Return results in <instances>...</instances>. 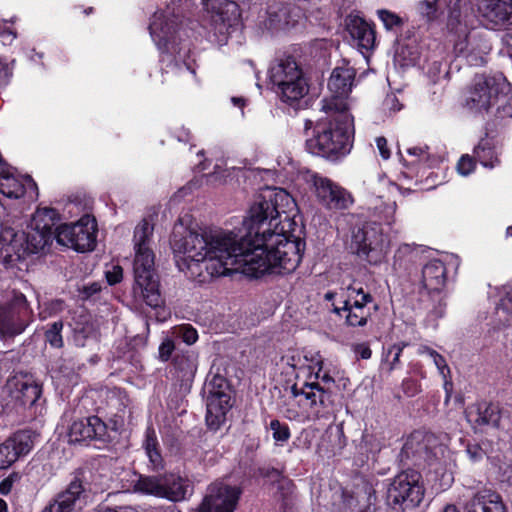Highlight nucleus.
<instances>
[{"instance_id": "obj_55", "label": "nucleus", "mask_w": 512, "mask_h": 512, "mask_svg": "<svg viewBox=\"0 0 512 512\" xmlns=\"http://www.w3.org/2000/svg\"><path fill=\"white\" fill-rule=\"evenodd\" d=\"M257 473L260 477L268 479L272 484L280 482L283 478L282 471L272 466L259 467Z\"/></svg>"}, {"instance_id": "obj_18", "label": "nucleus", "mask_w": 512, "mask_h": 512, "mask_svg": "<svg viewBox=\"0 0 512 512\" xmlns=\"http://www.w3.org/2000/svg\"><path fill=\"white\" fill-rule=\"evenodd\" d=\"M241 496L240 488L212 483L195 512H234Z\"/></svg>"}, {"instance_id": "obj_45", "label": "nucleus", "mask_w": 512, "mask_h": 512, "mask_svg": "<svg viewBox=\"0 0 512 512\" xmlns=\"http://www.w3.org/2000/svg\"><path fill=\"white\" fill-rule=\"evenodd\" d=\"M270 430H272V437L276 442L285 443L291 437V431L289 425L285 422H281L278 419H272L269 424Z\"/></svg>"}, {"instance_id": "obj_31", "label": "nucleus", "mask_w": 512, "mask_h": 512, "mask_svg": "<svg viewBox=\"0 0 512 512\" xmlns=\"http://www.w3.org/2000/svg\"><path fill=\"white\" fill-rule=\"evenodd\" d=\"M468 418L475 427L498 428L501 420V409L497 403L482 401L476 405L475 411H469Z\"/></svg>"}, {"instance_id": "obj_59", "label": "nucleus", "mask_w": 512, "mask_h": 512, "mask_svg": "<svg viewBox=\"0 0 512 512\" xmlns=\"http://www.w3.org/2000/svg\"><path fill=\"white\" fill-rule=\"evenodd\" d=\"M79 296L82 300H89L94 295L98 294L101 291V286L98 282H92L86 285H83L78 289Z\"/></svg>"}, {"instance_id": "obj_63", "label": "nucleus", "mask_w": 512, "mask_h": 512, "mask_svg": "<svg viewBox=\"0 0 512 512\" xmlns=\"http://www.w3.org/2000/svg\"><path fill=\"white\" fill-rule=\"evenodd\" d=\"M0 37L10 38L11 41L16 38L15 30L7 26L6 20H0Z\"/></svg>"}, {"instance_id": "obj_39", "label": "nucleus", "mask_w": 512, "mask_h": 512, "mask_svg": "<svg viewBox=\"0 0 512 512\" xmlns=\"http://www.w3.org/2000/svg\"><path fill=\"white\" fill-rule=\"evenodd\" d=\"M448 29L457 34V39L454 40V52L457 56H465L468 52V36L469 32L465 25H462L458 18L452 15L448 20Z\"/></svg>"}, {"instance_id": "obj_42", "label": "nucleus", "mask_w": 512, "mask_h": 512, "mask_svg": "<svg viewBox=\"0 0 512 512\" xmlns=\"http://www.w3.org/2000/svg\"><path fill=\"white\" fill-rule=\"evenodd\" d=\"M59 494L61 498L71 501L74 506L77 500H80L81 498L86 499L91 495L79 481V478L75 473L66 490Z\"/></svg>"}, {"instance_id": "obj_64", "label": "nucleus", "mask_w": 512, "mask_h": 512, "mask_svg": "<svg viewBox=\"0 0 512 512\" xmlns=\"http://www.w3.org/2000/svg\"><path fill=\"white\" fill-rule=\"evenodd\" d=\"M409 367L411 372L418 375L420 378L423 379L426 377V371L424 370L423 365L421 363H410Z\"/></svg>"}, {"instance_id": "obj_61", "label": "nucleus", "mask_w": 512, "mask_h": 512, "mask_svg": "<svg viewBox=\"0 0 512 512\" xmlns=\"http://www.w3.org/2000/svg\"><path fill=\"white\" fill-rule=\"evenodd\" d=\"M376 146L379 150V154L380 156L384 159V160H387L390 158L391 156V151L388 147V142H387V139L383 136H380V137H377L376 140Z\"/></svg>"}, {"instance_id": "obj_50", "label": "nucleus", "mask_w": 512, "mask_h": 512, "mask_svg": "<svg viewBox=\"0 0 512 512\" xmlns=\"http://www.w3.org/2000/svg\"><path fill=\"white\" fill-rule=\"evenodd\" d=\"M424 350L429 354V356L433 359L434 364L436 365L440 375L443 378H446L450 374V368L446 362L444 356L439 354L436 350L429 348L427 346L424 347Z\"/></svg>"}, {"instance_id": "obj_20", "label": "nucleus", "mask_w": 512, "mask_h": 512, "mask_svg": "<svg viewBox=\"0 0 512 512\" xmlns=\"http://www.w3.org/2000/svg\"><path fill=\"white\" fill-rule=\"evenodd\" d=\"M33 448L32 432L27 429L12 433L0 443V470L12 467L21 457L30 453Z\"/></svg>"}, {"instance_id": "obj_48", "label": "nucleus", "mask_w": 512, "mask_h": 512, "mask_svg": "<svg viewBox=\"0 0 512 512\" xmlns=\"http://www.w3.org/2000/svg\"><path fill=\"white\" fill-rule=\"evenodd\" d=\"M478 163L474 154H463L457 163V171L463 176H467L475 171L476 164Z\"/></svg>"}, {"instance_id": "obj_9", "label": "nucleus", "mask_w": 512, "mask_h": 512, "mask_svg": "<svg viewBox=\"0 0 512 512\" xmlns=\"http://www.w3.org/2000/svg\"><path fill=\"white\" fill-rule=\"evenodd\" d=\"M124 414L115 413L108 422L92 415L74 420L68 431L69 442L106 447L111 444L124 426Z\"/></svg>"}, {"instance_id": "obj_38", "label": "nucleus", "mask_w": 512, "mask_h": 512, "mask_svg": "<svg viewBox=\"0 0 512 512\" xmlns=\"http://www.w3.org/2000/svg\"><path fill=\"white\" fill-rule=\"evenodd\" d=\"M165 475H142L134 483V490L141 494L163 498Z\"/></svg>"}, {"instance_id": "obj_56", "label": "nucleus", "mask_w": 512, "mask_h": 512, "mask_svg": "<svg viewBox=\"0 0 512 512\" xmlns=\"http://www.w3.org/2000/svg\"><path fill=\"white\" fill-rule=\"evenodd\" d=\"M401 388L407 397H414L422 391L421 383L418 380L410 377L404 378L402 380Z\"/></svg>"}, {"instance_id": "obj_27", "label": "nucleus", "mask_w": 512, "mask_h": 512, "mask_svg": "<svg viewBox=\"0 0 512 512\" xmlns=\"http://www.w3.org/2000/svg\"><path fill=\"white\" fill-rule=\"evenodd\" d=\"M385 446L384 437L380 433L368 432L362 433L361 439L356 444L354 462L357 466L363 467L370 460L376 461L378 454Z\"/></svg>"}, {"instance_id": "obj_58", "label": "nucleus", "mask_w": 512, "mask_h": 512, "mask_svg": "<svg viewBox=\"0 0 512 512\" xmlns=\"http://www.w3.org/2000/svg\"><path fill=\"white\" fill-rule=\"evenodd\" d=\"M352 351L357 360H368L372 357V350L368 342L353 344Z\"/></svg>"}, {"instance_id": "obj_7", "label": "nucleus", "mask_w": 512, "mask_h": 512, "mask_svg": "<svg viewBox=\"0 0 512 512\" xmlns=\"http://www.w3.org/2000/svg\"><path fill=\"white\" fill-rule=\"evenodd\" d=\"M443 453V446L439 438L432 432L425 430H414L407 437L403 447L398 455L399 461L403 467L410 468H433L438 473L442 468L439 454Z\"/></svg>"}, {"instance_id": "obj_44", "label": "nucleus", "mask_w": 512, "mask_h": 512, "mask_svg": "<svg viewBox=\"0 0 512 512\" xmlns=\"http://www.w3.org/2000/svg\"><path fill=\"white\" fill-rule=\"evenodd\" d=\"M153 234V225L147 219H143L135 228L133 240L135 246H149Z\"/></svg>"}, {"instance_id": "obj_28", "label": "nucleus", "mask_w": 512, "mask_h": 512, "mask_svg": "<svg viewBox=\"0 0 512 512\" xmlns=\"http://www.w3.org/2000/svg\"><path fill=\"white\" fill-rule=\"evenodd\" d=\"M478 10L494 25L512 24V0H482Z\"/></svg>"}, {"instance_id": "obj_41", "label": "nucleus", "mask_w": 512, "mask_h": 512, "mask_svg": "<svg viewBox=\"0 0 512 512\" xmlns=\"http://www.w3.org/2000/svg\"><path fill=\"white\" fill-rule=\"evenodd\" d=\"M490 448L491 443L488 440H473L467 442L465 452L472 463H478L488 456Z\"/></svg>"}, {"instance_id": "obj_54", "label": "nucleus", "mask_w": 512, "mask_h": 512, "mask_svg": "<svg viewBox=\"0 0 512 512\" xmlns=\"http://www.w3.org/2000/svg\"><path fill=\"white\" fill-rule=\"evenodd\" d=\"M418 11L425 16L428 21L437 18L438 4L437 1L423 0L418 3Z\"/></svg>"}, {"instance_id": "obj_5", "label": "nucleus", "mask_w": 512, "mask_h": 512, "mask_svg": "<svg viewBox=\"0 0 512 512\" xmlns=\"http://www.w3.org/2000/svg\"><path fill=\"white\" fill-rule=\"evenodd\" d=\"M155 255L149 246H135L133 262V294L151 308L164 304L160 290L159 275L155 270Z\"/></svg>"}, {"instance_id": "obj_15", "label": "nucleus", "mask_w": 512, "mask_h": 512, "mask_svg": "<svg viewBox=\"0 0 512 512\" xmlns=\"http://www.w3.org/2000/svg\"><path fill=\"white\" fill-rule=\"evenodd\" d=\"M210 14V27L218 41H227L228 36L241 25L240 6L230 0H203Z\"/></svg>"}, {"instance_id": "obj_62", "label": "nucleus", "mask_w": 512, "mask_h": 512, "mask_svg": "<svg viewBox=\"0 0 512 512\" xmlns=\"http://www.w3.org/2000/svg\"><path fill=\"white\" fill-rule=\"evenodd\" d=\"M174 137L179 141L183 143H191L193 140V135L190 132L189 129L181 127L174 131Z\"/></svg>"}, {"instance_id": "obj_22", "label": "nucleus", "mask_w": 512, "mask_h": 512, "mask_svg": "<svg viewBox=\"0 0 512 512\" xmlns=\"http://www.w3.org/2000/svg\"><path fill=\"white\" fill-rule=\"evenodd\" d=\"M0 262L5 268H13L18 262L30 255L27 245V236L24 231H15L6 228L0 235Z\"/></svg>"}, {"instance_id": "obj_33", "label": "nucleus", "mask_w": 512, "mask_h": 512, "mask_svg": "<svg viewBox=\"0 0 512 512\" xmlns=\"http://www.w3.org/2000/svg\"><path fill=\"white\" fill-rule=\"evenodd\" d=\"M347 30L359 47L367 51L374 47L375 31L363 18L350 16L347 20Z\"/></svg>"}, {"instance_id": "obj_43", "label": "nucleus", "mask_w": 512, "mask_h": 512, "mask_svg": "<svg viewBox=\"0 0 512 512\" xmlns=\"http://www.w3.org/2000/svg\"><path fill=\"white\" fill-rule=\"evenodd\" d=\"M64 323L62 320L55 321L47 324V329L44 333L45 341L52 347L60 349L64 346L62 330Z\"/></svg>"}, {"instance_id": "obj_53", "label": "nucleus", "mask_w": 512, "mask_h": 512, "mask_svg": "<svg viewBox=\"0 0 512 512\" xmlns=\"http://www.w3.org/2000/svg\"><path fill=\"white\" fill-rule=\"evenodd\" d=\"M21 478L22 475L20 472H11L7 477L0 481V494L3 496L9 495L12 492L15 483L20 482Z\"/></svg>"}, {"instance_id": "obj_16", "label": "nucleus", "mask_w": 512, "mask_h": 512, "mask_svg": "<svg viewBox=\"0 0 512 512\" xmlns=\"http://www.w3.org/2000/svg\"><path fill=\"white\" fill-rule=\"evenodd\" d=\"M180 19L174 13L164 10L156 11L149 24L150 35L162 55H166L170 62L174 60L172 50L176 39Z\"/></svg>"}, {"instance_id": "obj_35", "label": "nucleus", "mask_w": 512, "mask_h": 512, "mask_svg": "<svg viewBox=\"0 0 512 512\" xmlns=\"http://www.w3.org/2000/svg\"><path fill=\"white\" fill-rule=\"evenodd\" d=\"M172 365L177 378L182 382L192 381L197 371V354L189 349L177 350Z\"/></svg>"}, {"instance_id": "obj_29", "label": "nucleus", "mask_w": 512, "mask_h": 512, "mask_svg": "<svg viewBox=\"0 0 512 512\" xmlns=\"http://www.w3.org/2000/svg\"><path fill=\"white\" fill-rule=\"evenodd\" d=\"M447 282V268L443 261L432 259L422 268V284L429 293H441Z\"/></svg>"}, {"instance_id": "obj_26", "label": "nucleus", "mask_w": 512, "mask_h": 512, "mask_svg": "<svg viewBox=\"0 0 512 512\" xmlns=\"http://www.w3.org/2000/svg\"><path fill=\"white\" fill-rule=\"evenodd\" d=\"M27 191L37 194L38 187L30 175H17L13 167L0 175V192L7 198L20 199Z\"/></svg>"}, {"instance_id": "obj_12", "label": "nucleus", "mask_w": 512, "mask_h": 512, "mask_svg": "<svg viewBox=\"0 0 512 512\" xmlns=\"http://www.w3.org/2000/svg\"><path fill=\"white\" fill-rule=\"evenodd\" d=\"M383 246L384 235L381 223L363 221L353 226L349 248L360 259L373 265L380 263L384 256Z\"/></svg>"}, {"instance_id": "obj_14", "label": "nucleus", "mask_w": 512, "mask_h": 512, "mask_svg": "<svg viewBox=\"0 0 512 512\" xmlns=\"http://www.w3.org/2000/svg\"><path fill=\"white\" fill-rule=\"evenodd\" d=\"M97 222L94 217L85 215L73 224H63L57 229V242L77 252L94 250L97 238Z\"/></svg>"}, {"instance_id": "obj_2", "label": "nucleus", "mask_w": 512, "mask_h": 512, "mask_svg": "<svg viewBox=\"0 0 512 512\" xmlns=\"http://www.w3.org/2000/svg\"><path fill=\"white\" fill-rule=\"evenodd\" d=\"M325 117L315 123L306 119L305 149L313 156L336 162L350 153L354 138V118L346 101L323 99Z\"/></svg>"}, {"instance_id": "obj_51", "label": "nucleus", "mask_w": 512, "mask_h": 512, "mask_svg": "<svg viewBox=\"0 0 512 512\" xmlns=\"http://www.w3.org/2000/svg\"><path fill=\"white\" fill-rule=\"evenodd\" d=\"M176 351V344L170 337H165L158 348V358L162 362H168L173 359L172 355Z\"/></svg>"}, {"instance_id": "obj_11", "label": "nucleus", "mask_w": 512, "mask_h": 512, "mask_svg": "<svg viewBox=\"0 0 512 512\" xmlns=\"http://www.w3.org/2000/svg\"><path fill=\"white\" fill-rule=\"evenodd\" d=\"M34 311L26 296L14 291L11 299L0 304V340H14L34 322Z\"/></svg>"}, {"instance_id": "obj_13", "label": "nucleus", "mask_w": 512, "mask_h": 512, "mask_svg": "<svg viewBox=\"0 0 512 512\" xmlns=\"http://www.w3.org/2000/svg\"><path fill=\"white\" fill-rule=\"evenodd\" d=\"M4 391L7 394V406L12 405L15 413L25 415L27 410L36 409L42 398L43 385L27 373H16L8 377Z\"/></svg>"}, {"instance_id": "obj_17", "label": "nucleus", "mask_w": 512, "mask_h": 512, "mask_svg": "<svg viewBox=\"0 0 512 512\" xmlns=\"http://www.w3.org/2000/svg\"><path fill=\"white\" fill-rule=\"evenodd\" d=\"M505 125H496L486 121L482 128V136L473 148V154L478 163L487 169L499 167L502 163L503 144L497 139L499 131Z\"/></svg>"}, {"instance_id": "obj_52", "label": "nucleus", "mask_w": 512, "mask_h": 512, "mask_svg": "<svg viewBox=\"0 0 512 512\" xmlns=\"http://www.w3.org/2000/svg\"><path fill=\"white\" fill-rule=\"evenodd\" d=\"M178 337L187 345H193L198 340V332L191 324H182L177 328Z\"/></svg>"}, {"instance_id": "obj_34", "label": "nucleus", "mask_w": 512, "mask_h": 512, "mask_svg": "<svg viewBox=\"0 0 512 512\" xmlns=\"http://www.w3.org/2000/svg\"><path fill=\"white\" fill-rule=\"evenodd\" d=\"M142 448L149 460V467L156 472L165 468V461L162 456L161 445L159 443L156 431L152 425L145 430Z\"/></svg>"}, {"instance_id": "obj_30", "label": "nucleus", "mask_w": 512, "mask_h": 512, "mask_svg": "<svg viewBox=\"0 0 512 512\" xmlns=\"http://www.w3.org/2000/svg\"><path fill=\"white\" fill-rule=\"evenodd\" d=\"M356 71L352 67H336L333 69L328 80V88L333 94L330 99H339L345 101V97L352 90L353 81Z\"/></svg>"}, {"instance_id": "obj_36", "label": "nucleus", "mask_w": 512, "mask_h": 512, "mask_svg": "<svg viewBox=\"0 0 512 512\" xmlns=\"http://www.w3.org/2000/svg\"><path fill=\"white\" fill-rule=\"evenodd\" d=\"M163 498L172 502H180L191 495L193 487L187 478L174 474H165Z\"/></svg>"}, {"instance_id": "obj_57", "label": "nucleus", "mask_w": 512, "mask_h": 512, "mask_svg": "<svg viewBox=\"0 0 512 512\" xmlns=\"http://www.w3.org/2000/svg\"><path fill=\"white\" fill-rule=\"evenodd\" d=\"M92 333L91 325H84L81 328L76 327L74 329V342L79 347H84L86 344V340Z\"/></svg>"}, {"instance_id": "obj_40", "label": "nucleus", "mask_w": 512, "mask_h": 512, "mask_svg": "<svg viewBox=\"0 0 512 512\" xmlns=\"http://www.w3.org/2000/svg\"><path fill=\"white\" fill-rule=\"evenodd\" d=\"M107 405L116 409V413L125 414L126 408L130 404V398L125 389L112 387L106 391Z\"/></svg>"}, {"instance_id": "obj_10", "label": "nucleus", "mask_w": 512, "mask_h": 512, "mask_svg": "<svg viewBox=\"0 0 512 512\" xmlns=\"http://www.w3.org/2000/svg\"><path fill=\"white\" fill-rule=\"evenodd\" d=\"M205 422L207 428L217 432L226 423L227 413L233 407V389L229 380L220 373L210 370L207 380Z\"/></svg>"}, {"instance_id": "obj_25", "label": "nucleus", "mask_w": 512, "mask_h": 512, "mask_svg": "<svg viewBox=\"0 0 512 512\" xmlns=\"http://www.w3.org/2000/svg\"><path fill=\"white\" fill-rule=\"evenodd\" d=\"M108 469L101 459H92L82 467L75 470L79 481L90 494L103 492L107 486Z\"/></svg>"}, {"instance_id": "obj_46", "label": "nucleus", "mask_w": 512, "mask_h": 512, "mask_svg": "<svg viewBox=\"0 0 512 512\" xmlns=\"http://www.w3.org/2000/svg\"><path fill=\"white\" fill-rule=\"evenodd\" d=\"M323 366H324L323 360L322 359L317 360L315 363V367L317 368V371L314 373L310 372L307 380L320 381L321 386L329 387V389H330L331 385L335 384V379L329 374V372L322 373Z\"/></svg>"}, {"instance_id": "obj_4", "label": "nucleus", "mask_w": 512, "mask_h": 512, "mask_svg": "<svg viewBox=\"0 0 512 512\" xmlns=\"http://www.w3.org/2000/svg\"><path fill=\"white\" fill-rule=\"evenodd\" d=\"M376 311L378 304L373 295L365 290L361 283L353 281L345 288H340V300L333 303L331 312L339 318H344L348 327H364Z\"/></svg>"}, {"instance_id": "obj_19", "label": "nucleus", "mask_w": 512, "mask_h": 512, "mask_svg": "<svg viewBox=\"0 0 512 512\" xmlns=\"http://www.w3.org/2000/svg\"><path fill=\"white\" fill-rule=\"evenodd\" d=\"M58 217V212L54 208L46 207L38 209L35 217V229L33 232L26 233V249L30 254H37L44 249L52 239L54 220Z\"/></svg>"}, {"instance_id": "obj_1", "label": "nucleus", "mask_w": 512, "mask_h": 512, "mask_svg": "<svg viewBox=\"0 0 512 512\" xmlns=\"http://www.w3.org/2000/svg\"><path fill=\"white\" fill-rule=\"evenodd\" d=\"M277 206L276 193L260 194L237 231L188 230L173 242L174 252L182 254L177 260L179 269L198 283L234 272L255 279L268 273L294 272L306 242L283 229L276 231L280 217Z\"/></svg>"}, {"instance_id": "obj_49", "label": "nucleus", "mask_w": 512, "mask_h": 512, "mask_svg": "<svg viewBox=\"0 0 512 512\" xmlns=\"http://www.w3.org/2000/svg\"><path fill=\"white\" fill-rule=\"evenodd\" d=\"M74 507L71 501L61 498L58 494L56 499L50 502L42 512H73Z\"/></svg>"}, {"instance_id": "obj_23", "label": "nucleus", "mask_w": 512, "mask_h": 512, "mask_svg": "<svg viewBox=\"0 0 512 512\" xmlns=\"http://www.w3.org/2000/svg\"><path fill=\"white\" fill-rule=\"evenodd\" d=\"M294 398L303 397L311 409L319 413L327 411L334 405L333 392L329 387L321 386L320 381L305 380L301 386L294 383L291 386Z\"/></svg>"}, {"instance_id": "obj_47", "label": "nucleus", "mask_w": 512, "mask_h": 512, "mask_svg": "<svg viewBox=\"0 0 512 512\" xmlns=\"http://www.w3.org/2000/svg\"><path fill=\"white\" fill-rule=\"evenodd\" d=\"M378 17L387 30H392L403 25V19L399 15L386 9L378 10Z\"/></svg>"}, {"instance_id": "obj_3", "label": "nucleus", "mask_w": 512, "mask_h": 512, "mask_svg": "<svg viewBox=\"0 0 512 512\" xmlns=\"http://www.w3.org/2000/svg\"><path fill=\"white\" fill-rule=\"evenodd\" d=\"M464 107L486 121L506 125L512 118V85L503 74L476 75L465 97Z\"/></svg>"}, {"instance_id": "obj_24", "label": "nucleus", "mask_w": 512, "mask_h": 512, "mask_svg": "<svg viewBox=\"0 0 512 512\" xmlns=\"http://www.w3.org/2000/svg\"><path fill=\"white\" fill-rule=\"evenodd\" d=\"M343 512H375L377 495L373 485L363 481L353 490L342 491Z\"/></svg>"}, {"instance_id": "obj_32", "label": "nucleus", "mask_w": 512, "mask_h": 512, "mask_svg": "<svg viewBox=\"0 0 512 512\" xmlns=\"http://www.w3.org/2000/svg\"><path fill=\"white\" fill-rule=\"evenodd\" d=\"M466 512H507L501 495L495 491L478 492L466 506Z\"/></svg>"}, {"instance_id": "obj_21", "label": "nucleus", "mask_w": 512, "mask_h": 512, "mask_svg": "<svg viewBox=\"0 0 512 512\" xmlns=\"http://www.w3.org/2000/svg\"><path fill=\"white\" fill-rule=\"evenodd\" d=\"M315 191L319 202L329 210H347L354 203L347 189L326 177L315 180Z\"/></svg>"}, {"instance_id": "obj_8", "label": "nucleus", "mask_w": 512, "mask_h": 512, "mask_svg": "<svg viewBox=\"0 0 512 512\" xmlns=\"http://www.w3.org/2000/svg\"><path fill=\"white\" fill-rule=\"evenodd\" d=\"M270 82L277 87L280 99L289 105L298 103L309 92L308 80L300 64L292 55L274 63L268 72Z\"/></svg>"}, {"instance_id": "obj_6", "label": "nucleus", "mask_w": 512, "mask_h": 512, "mask_svg": "<svg viewBox=\"0 0 512 512\" xmlns=\"http://www.w3.org/2000/svg\"><path fill=\"white\" fill-rule=\"evenodd\" d=\"M422 474L412 468L398 473L390 482L386 497V512H407L419 507L425 496Z\"/></svg>"}, {"instance_id": "obj_60", "label": "nucleus", "mask_w": 512, "mask_h": 512, "mask_svg": "<svg viewBox=\"0 0 512 512\" xmlns=\"http://www.w3.org/2000/svg\"><path fill=\"white\" fill-rule=\"evenodd\" d=\"M105 276L109 285H116L123 279V268L120 265H115L105 273Z\"/></svg>"}, {"instance_id": "obj_37", "label": "nucleus", "mask_w": 512, "mask_h": 512, "mask_svg": "<svg viewBox=\"0 0 512 512\" xmlns=\"http://www.w3.org/2000/svg\"><path fill=\"white\" fill-rule=\"evenodd\" d=\"M410 345L409 342L399 341L394 344L383 346L381 369L391 374L395 370L402 368L401 357L406 347Z\"/></svg>"}]
</instances>
